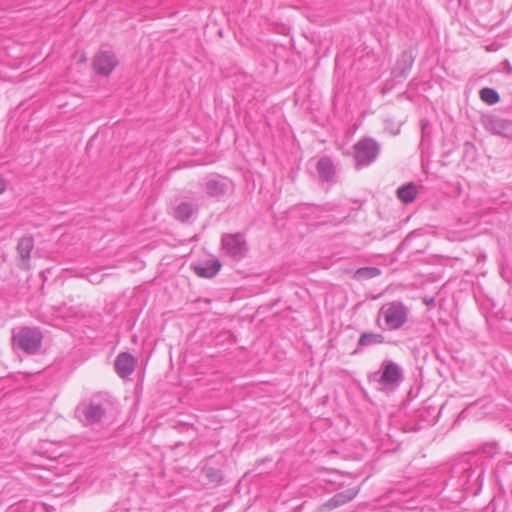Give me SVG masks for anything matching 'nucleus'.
I'll return each instance as SVG.
<instances>
[{
	"label": "nucleus",
	"instance_id": "nucleus-1",
	"mask_svg": "<svg viewBox=\"0 0 512 512\" xmlns=\"http://www.w3.org/2000/svg\"><path fill=\"white\" fill-rule=\"evenodd\" d=\"M109 401L101 394L82 400L75 409V417L84 426H93L102 423Z\"/></svg>",
	"mask_w": 512,
	"mask_h": 512
},
{
	"label": "nucleus",
	"instance_id": "nucleus-2",
	"mask_svg": "<svg viewBox=\"0 0 512 512\" xmlns=\"http://www.w3.org/2000/svg\"><path fill=\"white\" fill-rule=\"evenodd\" d=\"M409 309L402 302L393 301L382 305L377 316V325L382 330L395 331L408 321Z\"/></svg>",
	"mask_w": 512,
	"mask_h": 512
},
{
	"label": "nucleus",
	"instance_id": "nucleus-3",
	"mask_svg": "<svg viewBox=\"0 0 512 512\" xmlns=\"http://www.w3.org/2000/svg\"><path fill=\"white\" fill-rule=\"evenodd\" d=\"M368 380L371 383L377 384L378 390L394 389L403 380V370L396 362L385 360L378 371L368 376Z\"/></svg>",
	"mask_w": 512,
	"mask_h": 512
},
{
	"label": "nucleus",
	"instance_id": "nucleus-4",
	"mask_svg": "<svg viewBox=\"0 0 512 512\" xmlns=\"http://www.w3.org/2000/svg\"><path fill=\"white\" fill-rule=\"evenodd\" d=\"M42 338V334L38 329L30 327H23L12 335L14 347L26 354L37 353L41 348Z\"/></svg>",
	"mask_w": 512,
	"mask_h": 512
},
{
	"label": "nucleus",
	"instance_id": "nucleus-5",
	"mask_svg": "<svg viewBox=\"0 0 512 512\" xmlns=\"http://www.w3.org/2000/svg\"><path fill=\"white\" fill-rule=\"evenodd\" d=\"M380 153L379 143L371 137H366L353 146V155L356 167H366L373 163Z\"/></svg>",
	"mask_w": 512,
	"mask_h": 512
},
{
	"label": "nucleus",
	"instance_id": "nucleus-6",
	"mask_svg": "<svg viewBox=\"0 0 512 512\" xmlns=\"http://www.w3.org/2000/svg\"><path fill=\"white\" fill-rule=\"evenodd\" d=\"M221 243L225 252L236 259L243 258L248 251L246 239L241 233L225 234L222 236Z\"/></svg>",
	"mask_w": 512,
	"mask_h": 512
},
{
	"label": "nucleus",
	"instance_id": "nucleus-7",
	"mask_svg": "<svg viewBox=\"0 0 512 512\" xmlns=\"http://www.w3.org/2000/svg\"><path fill=\"white\" fill-rule=\"evenodd\" d=\"M117 65L118 61L112 52L100 51L93 59L95 72L102 76H109Z\"/></svg>",
	"mask_w": 512,
	"mask_h": 512
},
{
	"label": "nucleus",
	"instance_id": "nucleus-8",
	"mask_svg": "<svg viewBox=\"0 0 512 512\" xmlns=\"http://www.w3.org/2000/svg\"><path fill=\"white\" fill-rule=\"evenodd\" d=\"M483 124L486 130L495 135L512 138V121L489 115L483 119Z\"/></svg>",
	"mask_w": 512,
	"mask_h": 512
},
{
	"label": "nucleus",
	"instance_id": "nucleus-9",
	"mask_svg": "<svg viewBox=\"0 0 512 512\" xmlns=\"http://www.w3.org/2000/svg\"><path fill=\"white\" fill-rule=\"evenodd\" d=\"M231 188V182L226 178L213 177L204 183L206 194L213 198L223 197Z\"/></svg>",
	"mask_w": 512,
	"mask_h": 512
},
{
	"label": "nucleus",
	"instance_id": "nucleus-10",
	"mask_svg": "<svg viewBox=\"0 0 512 512\" xmlns=\"http://www.w3.org/2000/svg\"><path fill=\"white\" fill-rule=\"evenodd\" d=\"M18 266L27 270L30 268V256L34 249V239L31 236H24L19 239L17 244Z\"/></svg>",
	"mask_w": 512,
	"mask_h": 512
},
{
	"label": "nucleus",
	"instance_id": "nucleus-11",
	"mask_svg": "<svg viewBox=\"0 0 512 512\" xmlns=\"http://www.w3.org/2000/svg\"><path fill=\"white\" fill-rule=\"evenodd\" d=\"M135 364L136 360L131 354L122 352L116 357L114 367L117 374L121 378H125L133 373Z\"/></svg>",
	"mask_w": 512,
	"mask_h": 512
},
{
	"label": "nucleus",
	"instance_id": "nucleus-12",
	"mask_svg": "<svg viewBox=\"0 0 512 512\" xmlns=\"http://www.w3.org/2000/svg\"><path fill=\"white\" fill-rule=\"evenodd\" d=\"M358 493L359 488H348L342 492L335 494L332 498H330L327 502L323 504V508L331 510L340 507L346 504L347 502L353 500Z\"/></svg>",
	"mask_w": 512,
	"mask_h": 512
},
{
	"label": "nucleus",
	"instance_id": "nucleus-13",
	"mask_svg": "<svg viewBox=\"0 0 512 512\" xmlns=\"http://www.w3.org/2000/svg\"><path fill=\"white\" fill-rule=\"evenodd\" d=\"M316 171L319 178L325 182L333 181L336 174V168L333 161L328 156H323L317 161Z\"/></svg>",
	"mask_w": 512,
	"mask_h": 512
},
{
	"label": "nucleus",
	"instance_id": "nucleus-14",
	"mask_svg": "<svg viewBox=\"0 0 512 512\" xmlns=\"http://www.w3.org/2000/svg\"><path fill=\"white\" fill-rule=\"evenodd\" d=\"M220 267H221V264H220L219 260L213 259V260H208L202 264L196 265L194 267V271L200 277L212 278L220 270Z\"/></svg>",
	"mask_w": 512,
	"mask_h": 512
},
{
	"label": "nucleus",
	"instance_id": "nucleus-15",
	"mask_svg": "<svg viewBox=\"0 0 512 512\" xmlns=\"http://www.w3.org/2000/svg\"><path fill=\"white\" fill-rule=\"evenodd\" d=\"M384 342L385 337L381 333L364 332L358 339L357 350L374 345H380Z\"/></svg>",
	"mask_w": 512,
	"mask_h": 512
},
{
	"label": "nucleus",
	"instance_id": "nucleus-16",
	"mask_svg": "<svg viewBox=\"0 0 512 512\" xmlns=\"http://www.w3.org/2000/svg\"><path fill=\"white\" fill-rule=\"evenodd\" d=\"M417 193V186L412 182L402 185L397 189V197L405 204L413 202L417 196Z\"/></svg>",
	"mask_w": 512,
	"mask_h": 512
},
{
	"label": "nucleus",
	"instance_id": "nucleus-17",
	"mask_svg": "<svg viewBox=\"0 0 512 512\" xmlns=\"http://www.w3.org/2000/svg\"><path fill=\"white\" fill-rule=\"evenodd\" d=\"M196 212V208L192 203L181 202L174 208L173 215L179 221H187Z\"/></svg>",
	"mask_w": 512,
	"mask_h": 512
},
{
	"label": "nucleus",
	"instance_id": "nucleus-18",
	"mask_svg": "<svg viewBox=\"0 0 512 512\" xmlns=\"http://www.w3.org/2000/svg\"><path fill=\"white\" fill-rule=\"evenodd\" d=\"M479 96L480 99L488 105H494L500 100L498 92L489 87L482 88L479 92Z\"/></svg>",
	"mask_w": 512,
	"mask_h": 512
},
{
	"label": "nucleus",
	"instance_id": "nucleus-19",
	"mask_svg": "<svg viewBox=\"0 0 512 512\" xmlns=\"http://www.w3.org/2000/svg\"><path fill=\"white\" fill-rule=\"evenodd\" d=\"M499 452V445L497 442H488L483 444L477 451L480 458H493Z\"/></svg>",
	"mask_w": 512,
	"mask_h": 512
},
{
	"label": "nucleus",
	"instance_id": "nucleus-20",
	"mask_svg": "<svg viewBox=\"0 0 512 512\" xmlns=\"http://www.w3.org/2000/svg\"><path fill=\"white\" fill-rule=\"evenodd\" d=\"M380 274V270L376 267H363L359 268L354 273V278L361 280V279H370L378 276Z\"/></svg>",
	"mask_w": 512,
	"mask_h": 512
},
{
	"label": "nucleus",
	"instance_id": "nucleus-21",
	"mask_svg": "<svg viewBox=\"0 0 512 512\" xmlns=\"http://www.w3.org/2000/svg\"><path fill=\"white\" fill-rule=\"evenodd\" d=\"M203 473L210 482H219L222 479L221 471L213 467H205Z\"/></svg>",
	"mask_w": 512,
	"mask_h": 512
},
{
	"label": "nucleus",
	"instance_id": "nucleus-22",
	"mask_svg": "<svg viewBox=\"0 0 512 512\" xmlns=\"http://www.w3.org/2000/svg\"><path fill=\"white\" fill-rule=\"evenodd\" d=\"M423 302L424 304L429 308H434L437 304V298L436 297H429V296H425L423 297Z\"/></svg>",
	"mask_w": 512,
	"mask_h": 512
},
{
	"label": "nucleus",
	"instance_id": "nucleus-23",
	"mask_svg": "<svg viewBox=\"0 0 512 512\" xmlns=\"http://www.w3.org/2000/svg\"><path fill=\"white\" fill-rule=\"evenodd\" d=\"M402 60L406 63V68L403 69V71H402V74L404 75L406 72H408L411 69L413 60L407 54H403Z\"/></svg>",
	"mask_w": 512,
	"mask_h": 512
},
{
	"label": "nucleus",
	"instance_id": "nucleus-24",
	"mask_svg": "<svg viewBox=\"0 0 512 512\" xmlns=\"http://www.w3.org/2000/svg\"><path fill=\"white\" fill-rule=\"evenodd\" d=\"M6 190V181L5 179L0 175V194H2Z\"/></svg>",
	"mask_w": 512,
	"mask_h": 512
},
{
	"label": "nucleus",
	"instance_id": "nucleus-25",
	"mask_svg": "<svg viewBox=\"0 0 512 512\" xmlns=\"http://www.w3.org/2000/svg\"><path fill=\"white\" fill-rule=\"evenodd\" d=\"M80 61L81 62H85L86 61V57L84 56V54H81Z\"/></svg>",
	"mask_w": 512,
	"mask_h": 512
}]
</instances>
